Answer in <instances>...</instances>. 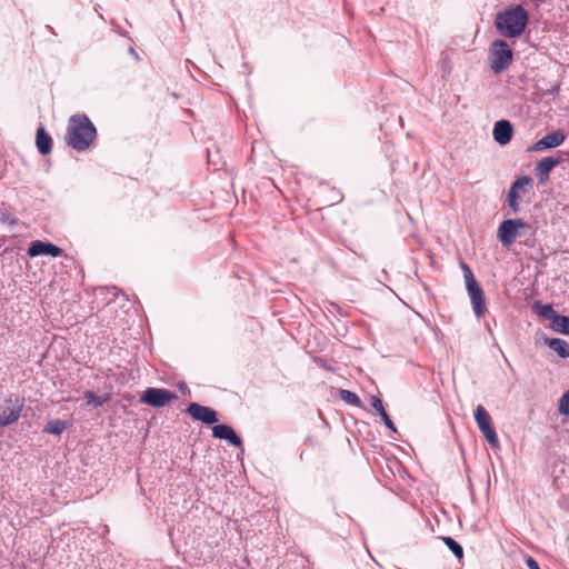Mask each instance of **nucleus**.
<instances>
[{
	"instance_id": "f257e3e1",
	"label": "nucleus",
	"mask_w": 569,
	"mask_h": 569,
	"mask_svg": "<svg viewBox=\"0 0 569 569\" xmlns=\"http://www.w3.org/2000/svg\"><path fill=\"white\" fill-rule=\"evenodd\" d=\"M96 137V127L86 114H73L69 118L66 141L72 149L87 150Z\"/></svg>"
},
{
	"instance_id": "f03ea898",
	"label": "nucleus",
	"mask_w": 569,
	"mask_h": 569,
	"mask_svg": "<svg viewBox=\"0 0 569 569\" xmlns=\"http://www.w3.org/2000/svg\"><path fill=\"white\" fill-rule=\"evenodd\" d=\"M527 23L528 12L521 6H516L499 12L495 21L497 30L506 38L520 36Z\"/></svg>"
},
{
	"instance_id": "7ed1b4c3",
	"label": "nucleus",
	"mask_w": 569,
	"mask_h": 569,
	"mask_svg": "<svg viewBox=\"0 0 569 569\" xmlns=\"http://www.w3.org/2000/svg\"><path fill=\"white\" fill-rule=\"evenodd\" d=\"M513 58L512 50L503 40L492 42L489 50L490 69L493 73L499 74L511 64Z\"/></svg>"
},
{
	"instance_id": "20e7f679",
	"label": "nucleus",
	"mask_w": 569,
	"mask_h": 569,
	"mask_svg": "<svg viewBox=\"0 0 569 569\" xmlns=\"http://www.w3.org/2000/svg\"><path fill=\"white\" fill-rule=\"evenodd\" d=\"M23 400L8 397L0 401V427H7L17 422L21 416Z\"/></svg>"
},
{
	"instance_id": "39448f33",
	"label": "nucleus",
	"mask_w": 569,
	"mask_h": 569,
	"mask_svg": "<svg viewBox=\"0 0 569 569\" xmlns=\"http://www.w3.org/2000/svg\"><path fill=\"white\" fill-rule=\"evenodd\" d=\"M476 423L492 448H499V439L495 428L491 426V418L482 405H478L475 409Z\"/></svg>"
},
{
	"instance_id": "423d86ee",
	"label": "nucleus",
	"mask_w": 569,
	"mask_h": 569,
	"mask_svg": "<svg viewBox=\"0 0 569 569\" xmlns=\"http://www.w3.org/2000/svg\"><path fill=\"white\" fill-rule=\"evenodd\" d=\"M526 223L520 219L503 220L498 228V239L503 247H510L520 236V230L525 229Z\"/></svg>"
},
{
	"instance_id": "0eeeda50",
	"label": "nucleus",
	"mask_w": 569,
	"mask_h": 569,
	"mask_svg": "<svg viewBox=\"0 0 569 569\" xmlns=\"http://www.w3.org/2000/svg\"><path fill=\"white\" fill-rule=\"evenodd\" d=\"M176 398V395L167 389L160 388H148L142 397L141 401L152 407H163L172 399Z\"/></svg>"
},
{
	"instance_id": "6e6552de",
	"label": "nucleus",
	"mask_w": 569,
	"mask_h": 569,
	"mask_svg": "<svg viewBox=\"0 0 569 569\" xmlns=\"http://www.w3.org/2000/svg\"><path fill=\"white\" fill-rule=\"evenodd\" d=\"M532 183V179L530 177L523 176L518 178L510 187L508 191V204L512 209L515 213H517L520 210L519 207V194L525 193L527 190V187H529Z\"/></svg>"
},
{
	"instance_id": "1a4fd4ad",
	"label": "nucleus",
	"mask_w": 569,
	"mask_h": 569,
	"mask_svg": "<svg viewBox=\"0 0 569 569\" xmlns=\"http://www.w3.org/2000/svg\"><path fill=\"white\" fill-rule=\"evenodd\" d=\"M187 412L198 421H201L206 425H212L218 421L217 412L210 408L197 402H192L188 406Z\"/></svg>"
},
{
	"instance_id": "9d476101",
	"label": "nucleus",
	"mask_w": 569,
	"mask_h": 569,
	"mask_svg": "<svg viewBox=\"0 0 569 569\" xmlns=\"http://www.w3.org/2000/svg\"><path fill=\"white\" fill-rule=\"evenodd\" d=\"M566 140V134L561 130H555L547 133L540 140H538L529 150L530 151H543L546 149H553L561 146Z\"/></svg>"
},
{
	"instance_id": "9b49d317",
	"label": "nucleus",
	"mask_w": 569,
	"mask_h": 569,
	"mask_svg": "<svg viewBox=\"0 0 569 569\" xmlns=\"http://www.w3.org/2000/svg\"><path fill=\"white\" fill-rule=\"evenodd\" d=\"M466 289L469 295L475 315L477 318L482 317L486 311V302L481 287L478 282H476L473 284L466 286Z\"/></svg>"
},
{
	"instance_id": "f8f14e48",
	"label": "nucleus",
	"mask_w": 569,
	"mask_h": 569,
	"mask_svg": "<svg viewBox=\"0 0 569 569\" xmlns=\"http://www.w3.org/2000/svg\"><path fill=\"white\" fill-rule=\"evenodd\" d=\"M28 254L30 257H38L41 254L59 257L62 254V249L53 243L34 241L29 247Z\"/></svg>"
},
{
	"instance_id": "ddd939ff",
	"label": "nucleus",
	"mask_w": 569,
	"mask_h": 569,
	"mask_svg": "<svg viewBox=\"0 0 569 569\" xmlns=\"http://www.w3.org/2000/svg\"><path fill=\"white\" fill-rule=\"evenodd\" d=\"M513 129L508 120H499L495 123L492 136L497 143L506 146L512 138Z\"/></svg>"
},
{
	"instance_id": "4468645a",
	"label": "nucleus",
	"mask_w": 569,
	"mask_h": 569,
	"mask_svg": "<svg viewBox=\"0 0 569 569\" xmlns=\"http://www.w3.org/2000/svg\"><path fill=\"white\" fill-rule=\"evenodd\" d=\"M560 163V159L547 157L540 160L535 168L536 177L540 182H546L549 179L551 170Z\"/></svg>"
},
{
	"instance_id": "2eb2a0df",
	"label": "nucleus",
	"mask_w": 569,
	"mask_h": 569,
	"mask_svg": "<svg viewBox=\"0 0 569 569\" xmlns=\"http://www.w3.org/2000/svg\"><path fill=\"white\" fill-rule=\"evenodd\" d=\"M212 436L218 439L227 440L234 447H240L242 445L241 439L238 437L234 430L227 425H216L212 428Z\"/></svg>"
},
{
	"instance_id": "dca6fc26",
	"label": "nucleus",
	"mask_w": 569,
	"mask_h": 569,
	"mask_svg": "<svg viewBox=\"0 0 569 569\" xmlns=\"http://www.w3.org/2000/svg\"><path fill=\"white\" fill-rule=\"evenodd\" d=\"M545 345L553 350L560 358H569V343L560 338H546Z\"/></svg>"
},
{
	"instance_id": "f3484780",
	"label": "nucleus",
	"mask_w": 569,
	"mask_h": 569,
	"mask_svg": "<svg viewBox=\"0 0 569 569\" xmlns=\"http://www.w3.org/2000/svg\"><path fill=\"white\" fill-rule=\"evenodd\" d=\"M36 143L41 154L46 156L51 152L52 139L43 127H39L37 130Z\"/></svg>"
},
{
	"instance_id": "a211bd4d",
	"label": "nucleus",
	"mask_w": 569,
	"mask_h": 569,
	"mask_svg": "<svg viewBox=\"0 0 569 569\" xmlns=\"http://www.w3.org/2000/svg\"><path fill=\"white\" fill-rule=\"evenodd\" d=\"M370 402L372 408L378 412V415L381 417L382 421L385 422L386 427L390 429L393 432H397V429L389 418L387 411L383 408L382 401L378 396H371Z\"/></svg>"
},
{
	"instance_id": "6ab92c4d",
	"label": "nucleus",
	"mask_w": 569,
	"mask_h": 569,
	"mask_svg": "<svg viewBox=\"0 0 569 569\" xmlns=\"http://www.w3.org/2000/svg\"><path fill=\"white\" fill-rule=\"evenodd\" d=\"M550 328L558 333L569 335V317L561 316L557 312L550 322Z\"/></svg>"
},
{
	"instance_id": "aec40b11",
	"label": "nucleus",
	"mask_w": 569,
	"mask_h": 569,
	"mask_svg": "<svg viewBox=\"0 0 569 569\" xmlns=\"http://www.w3.org/2000/svg\"><path fill=\"white\" fill-rule=\"evenodd\" d=\"M68 427V423L60 419L50 420L43 431L50 435L59 436L61 435Z\"/></svg>"
},
{
	"instance_id": "412c9836",
	"label": "nucleus",
	"mask_w": 569,
	"mask_h": 569,
	"mask_svg": "<svg viewBox=\"0 0 569 569\" xmlns=\"http://www.w3.org/2000/svg\"><path fill=\"white\" fill-rule=\"evenodd\" d=\"M533 309L536 310V312L545 318V319H548L550 320V322L552 321V319L555 318V316L557 315V311L553 310L552 306L551 305H542L541 302L539 301H536L535 305H533Z\"/></svg>"
},
{
	"instance_id": "4be33fe9",
	"label": "nucleus",
	"mask_w": 569,
	"mask_h": 569,
	"mask_svg": "<svg viewBox=\"0 0 569 569\" xmlns=\"http://www.w3.org/2000/svg\"><path fill=\"white\" fill-rule=\"evenodd\" d=\"M84 398L87 399V405L94 408L103 406L109 400V396H97L92 391H87Z\"/></svg>"
},
{
	"instance_id": "5701e85b",
	"label": "nucleus",
	"mask_w": 569,
	"mask_h": 569,
	"mask_svg": "<svg viewBox=\"0 0 569 569\" xmlns=\"http://www.w3.org/2000/svg\"><path fill=\"white\" fill-rule=\"evenodd\" d=\"M443 542L453 552L457 558H461L463 555L462 547L451 537H445Z\"/></svg>"
},
{
	"instance_id": "b1692460",
	"label": "nucleus",
	"mask_w": 569,
	"mask_h": 569,
	"mask_svg": "<svg viewBox=\"0 0 569 569\" xmlns=\"http://www.w3.org/2000/svg\"><path fill=\"white\" fill-rule=\"evenodd\" d=\"M340 398L345 400L347 403L353 405V406H360L361 401L360 398L350 390H340Z\"/></svg>"
},
{
	"instance_id": "393cba45",
	"label": "nucleus",
	"mask_w": 569,
	"mask_h": 569,
	"mask_svg": "<svg viewBox=\"0 0 569 569\" xmlns=\"http://www.w3.org/2000/svg\"><path fill=\"white\" fill-rule=\"evenodd\" d=\"M461 270L463 272L465 283L466 286L473 284L477 282L471 269L469 266L465 262L460 263Z\"/></svg>"
},
{
	"instance_id": "a878e982",
	"label": "nucleus",
	"mask_w": 569,
	"mask_h": 569,
	"mask_svg": "<svg viewBox=\"0 0 569 569\" xmlns=\"http://www.w3.org/2000/svg\"><path fill=\"white\" fill-rule=\"evenodd\" d=\"M558 410L561 415L569 416V390L559 399Z\"/></svg>"
},
{
	"instance_id": "bb28decb",
	"label": "nucleus",
	"mask_w": 569,
	"mask_h": 569,
	"mask_svg": "<svg viewBox=\"0 0 569 569\" xmlns=\"http://www.w3.org/2000/svg\"><path fill=\"white\" fill-rule=\"evenodd\" d=\"M526 565L529 569H540L538 562L531 557L527 558Z\"/></svg>"
}]
</instances>
